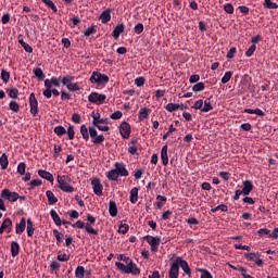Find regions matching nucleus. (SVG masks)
<instances>
[{
    "instance_id": "nucleus-1",
    "label": "nucleus",
    "mask_w": 278,
    "mask_h": 278,
    "mask_svg": "<svg viewBox=\"0 0 278 278\" xmlns=\"http://www.w3.org/2000/svg\"><path fill=\"white\" fill-rule=\"evenodd\" d=\"M122 262H125V264L121 262H116L115 266L118 268V270H122V273H126V275H140V268H138V265L129 258V256H124V260Z\"/></svg>"
},
{
    "instance_id": "nucleus-2",
    "label": "nucleus",
    "mask_w": 278,
    "mask_h": 278,
    "mask_svg": "<svg viewBox=\"0 0 278 278\" xmlns=\"http://www.w3.org/2000/svg\"><path fill=\"white\" fill-rule=\"evenodd\" d=\"M71 181L72 179L68 175L58 176L59 188L62 192H75V188L71 186Z\"/></svg>"
},
{
    "instance_id": "nucleus-3",
    "label": "nucleus",
    "mask_w": 278,
    "mask_h": 278,
    "mask_svg": "<svg viewBox=\"0 0 278 278\" xmlns=\"http://www.w3.org/2000/svg\"><path fill=\"white\" fill-rule=\"evenodd\" d=\"M105 99H108V96L99 92H91L88 96L89 103H96V105H101L104 103Z\"/></svg>"
},
{
    "instance_id": "nucleus-4",
    "label": "nucleus",
    "mask_w": 278,
    "mask_h": 278,
    "mask_svg": "<svg viewBox=\"0 0 278 278\" xmlns=\"http://www.w3.org/2000/svg\"><path fill=\"white\" fill-rule=\"evenodd\" d=\"M90 81L91 84H108V81H110V77L105 74L93 72L90 77Z\"/></svg>"
},
{
    "instance_id": "nucleus-5",
    "label": "nucleus",
    "mask_w": 278,
    "mask_h": 278,
    "mask_svg": "<svg viewBox=\"0 0 278 278\" xmlns=\"http://www.w3.org/2000/svg\"><path fill=\"white\" fill-rule=\"evenodd\" d=\"M144 239L147 240L148 244L151 247L152 253H157V249H160V242H162V239L160 237H153V236H146Z\"/></svg>"
},
{
    "instance_id": "nucleus-6",
    "label": "nucleus",
    "mask_w": 278,
    "mask_h": 278,
    "mask_svg": "<svg viewBox=\"0 0 278 278\" xmlns=\"http://www.w3.org/2000/svg\"><path fill=\"white\" fill-rule=\"evenodd\" d=\"M89 136H90L91 142H93V144H101L105 140V137L103 135H98L97 128H94L92 126L89 127Z\"/></svg>"
},
{
    "instance_id": "nucleus-7",
    "label": "nucleus",
    "mask_w": 278,
    "mask_h": 278,
    "mask_svg": "<svg viewBox=\"0 0 278 278\" xmlns=\"http://www.w3.org/2000/svg\"><path fill=\"white\" fill-rule=\"evenodd\" d=\"M2 199H7V201H11V203H14L21 199V195H18L17 192H12L10 189H4L1 192Z\"/></svg>"
},
{
    "instance_id": "nucleus-8",
    "label": "nucleus",
    "mask_w": 278,
    "mask_h": 278,
    "mask_svg": "<svg viewBox=\"0 0 278 278\" xmlns=\"http://www.w3.org/2000/svg\"><path fill=\"white\" fill-rule=\"evenodd\" d=\"M119 132L122 138L129 140V136H131V126L127 122H123L119 126Z\"/></svg>"
},
{
    "instance_id": "nucleus-9",
    "label": "nucleus",
    "mask_w": 278,
    "mask_h": 278,
    "mask_svg": "<svg viewBox=\"0 0 278 278\" xmlns=\"http://www.w3.org/2000/svg\"><path fill=\"white\" fill-rule=\"evenodd\" d=\"M91 186L93 187V192L97 197H103V185H101V179L94 178L91 181Z\"/></svg>"
},
{
    "instance_id": "nucleus-10",
    "label": "nucleus",
    "mask_w": 278,
    "mask_h": 278,
    "mask_svg": "<svg viewBox=\"0 0 278 278\" xmlns=\"http://www.w3.org/2000/svg\"><path fill=\"white\" fill-rule=\"evenodd\" d=\"M174 264H176V266H180V268L184 270V273H186V275H191V270H190V266L188 265V262L185 261L181 257H177L174 262Z\"/></svg>"
},
{
    "instance_id": "nucleus-11",
    "label": "nucleus",
    "mask_w": 278,
    "mask_h": 278,
    "mask_svg": "<svg viewBox=\"0 0 278 278\" xmlns=\"http://www.w3.org/2000/svg\"><path fill=\"white\" fill-rule=\"evenodd\" d=\"M29 105H30V114L36 116L38 114V100L36 99V94L30 93L29 96Z\"/></svg>"
},
{
    "instance_id": "nucleus-12",
    "label": "nucleus",
    "mask_w": 278,
    "mask_h": 278,
    "mask_svg": "<svg viewBox=\"0 0 278 278\" xmlns=\"http://www.w3.org/2000/svg\"><path fill=\"white\" fill-rule=\"evenodd\" d=\"M115 170L119 177H129V170H127L124 163H115Z\"/></svg>"
},
{
    "instance_id": "nucleus-13",
    "label": "nucleus",
    "mask_w": 278,
    "mask_h": 278,
    "mask_svg": "<svg viewBox=\"0 0 278 278\" xmlns=\"http://www.w3.org/2000/svg\"><path fill=\"white\" fill-rule=\"evenodd\" d=\"M3 231H7V233H10L12 231V219L5 218L0 227V235L3 233Z\"/></svg>"
},
{
    "instance_id": "nucleus-14",
    "label": "nucleus",
    "mask_w": 278,
    "mask_h": 278,
    "mask_svg": "<svg viewBox=\"0 0 278 278\" xmlns=\"http://www.w3.org/2000/svg\"><path fill=\"white\" fill-rule=\"evenodd\" d=\"M161 160L163 166H168V146H163L161 150Z\"/></svg>"
},
{
    "instance_id": "nucleus-15",
    "label": "nucleus",
    "mask_w": 278,
    "mask_h": 278,
    "mask_svg": "<svg viewBox=\"0 0 278 278\" xmlns=\"http://www.w3.org/2000/svg\"><path fill=\"white\" fill-rule=\"evenodd\" d=\"M26 227H27V222L25 220V217H22L21 222L15 225V232L17 235H21L23 233V231H25Z\"/></svg>"
},
{
    "instance_id": "nucleus-16",
    "label": "nucleus",
    "mask_w": 278,
    "mask_h": 278,
    "mask_svg": "<svg viewBox=\"0 0 278 278\" xmlns=\"http://www.w3.org/2000/svg\"><path fill=\"white\" fill-rule=\"evenodd\" d=\"M38 175L42 179H46L47 181H50V184H53V181H54L53 174H51V173H49L47 170L39 169L38 170Z\"/></svg>"
},
{
    "instance_id": "nucleus-17",
    "label": "nucleus",
    "mask_w": 278,
    "mask_h": 278,
    "mask_svg": "<svg viewBox=\"0 0 278 278\" xmlns=\"http://www.w3.org/2000/svg\"><path fill=\"white\" fill-rule=\"evenodd\" d=\"M241 191H243V194L245 197L251 194V192L253 191V182L251 180H245L243 182V189Z\"/></svg>"
},
{
    "instance_id": "nucleus-18",
    "label": "nucleus",
    "mask_w": 278,
    "mask_h": 278,
    "mask_svg": "<svg viewBox=\"0 0 278 278\" xmlns=\"http://www.w3.org/2000/svg\"><path fill=\"white\" fill-rule=\"evenodd\" d=\"M151 114V110L147 108H142L139 110L138 118L139 121H147L149 118V115Z\"/></svg>"
},
{
    "instance_id": "nucleus-19",
    "label": "nucleus",
    "mask_w": 278,
    "mask_h": 278,
    "mask_svg": "<svg viewBox=\"0 0 278 278\" xmlns=\"http://www.w3.org/2000/svg\"><path fill=\"white\" fill-rule=\"evenodd\" d=\"M169 278H179V266L177 264L173 263L169 269Z\"/></svg>"
},
{
    "instance_id": "nucleus-20",
    "label": "nucleus",
    "mask_w": 278,
    "mask_h": 278,
    "mask_svg": "<svg viewBox=\"0 0 278 278\" xmlns=\"http://www.w3.org/2000/svg\"><path fill=\"white\" fill-rule=\"evenodd\" d=\"M109 214L110 216H112L113 218L115 216H117L118 214V207L116 206V202L114 201H111L110 204H109Z\"/></svg>"
},
{
    "instance_id": "nucleus-21",
    "label": "nucleus",
    "mask_w": 278,
    "mask_h": 278,
    "mask_svg": "<svg viewBox=\"0 0 278 278\" xmlns=\"http://www.w3.org/2000/svg\"><path fill=\"white\" fill-rule=\"evenodd\" d=\"M110 10H105L104 12L101 13L100 20L103 24L110 23L112 21V14L110 13Z\"/></svg>"
},
{
    "instance_id": "nucleus-22",
    "label": "nucleus",
    "mask_w": 278,
    "mask_h": 278,
    "mask_svg": "<svg viewBox=\"0 0 278 278\" xmlns=\"http://www.w3.org/2000/svg\"><path fill=\"white\" fill-rule=\"evenodd\" d=\"M20 251H21V245L18 244V242L13 241L11 243V255H12V257H16V255H18Z\"/></svg>"
},
{
    "instance_id": "nucleus-23",
    "label": "nucleus",
    "mask_w": 278,
    "mask_h": 278,
    "mask_svg": "<svg viewBox=\"0 0 278 278\" xmlns=\"http://www.w3.org/2000/svg\"><path fill=\"white\" fill-rule=\"evenodd\" d=\"M123 31H125V25L124 24L117 25L113 30V38L118 39L121 37V34H123Z\"/></svg>"
},
{
    "instance_id": "nucleus-24",
    "label": "nucleus",
    "mask_w": 278,
    "mask_h": 278,
    "mask_svg": "<svg viewBox=\"0 0 278 278\" xmlns=\"http://www.w3.org/2000/svg\"><path fill=\"white\" fill-rule=\"evenodd\" d=\"M50 216L58 227L62 226V219L60 218V215H58V212H55V210H51Z\"/></svg>"
},
{
    "instance_id": "nucleus-25",
    "label": "nucleus",
    "mask_w": 278,
    "mask_h": 278,
    "mask_svg": "<svg viewBox=\"0 0 278 278\" xmlns=\"http://www.w3.org/2000/svg\"><path fill=\"white\" fill-rule=\"evenodd\" d=\"M61 81L63 86H66V88H68V86H71L73 81H75V76L66 75L64 77H61Z\"/></svg>"
},
{
    "instance_id": "nucleus-26",
    "label": "nucleus",
    "mask_w": 278,
    "mask_h": 278,
    "mask_svg": "<svg viewBox=\"0 0 278 278\" xmlns=\"http://www.w3.org/2000/svg\"><path fill=\"white\" fill-rule=\"evenodd\" d=\"M138 187H134L130 190V203L136 204L138 203Z\"/></svg>"
},
{
    "instance_id": "nucleus-27",
    "label": "nucleus",
    "mask_w": 278,
    "mask_h": 278,
    "mask_svg": "<svg viewBox=\"0 0 278 278\" xmlns=\"http://www.w3.org/2000/svg\"><path fill=\"white\" fill-rule=\"evenodd\" d=\"M46 197L50 205H55V203H58V198L52 193L51 190L46 192Z\"/></svg>"
},
{
    "instance_id": "nucleus-28",
    "label": "nucleus",
    "mask_w": 278,
    "mask_h": 278,
    "mask_svg": "<svg viewBox=\"0 0 278 278\" xmlns=\"http://www.w3.org/2000/svg\"><path fill=\"white\" fill-rule=\"evenodd\" d=\"M45 87L46 90H43V97H46V99H51L52 90L49 80H45Z\"/></svg>"
},
{
    "instance_id": "nucleus-29",
    "label": "nucleus",
    "mask_w": 278,
    "mask_h": 278,
    "mask_svg": "<svg viewBox=\"0 0 278 278\" xmlns=\"http://www.w3.org/2000/svg\"><path fill=\"white\" fill-rule=\"evenodd\" d=\"M26 231H27L28 238H31V236H34L35 229H34V222H31V218L27 219Z\"/></svg>"
},
{
    "instance_id": "nucleus-30",
    "label": "nucleus",
    "mask_w": 278,
    "mask_h": 278,
    "mask_svg": "<svg viewBox=\"0 0 278 278\" xmlns=\"http://www.w3.org/2000/svg\"><path fill=\"white\" fill-rule=\"evenodd\" d=\"M80 134L83 136V140H90V131H88V127H86V125L80 126Z\"/></svg>"
},
{
    "instance_id": "nucleus-31",
    "label": "nucleus",
    "mask_w": 278,
    "mask_h": 278,
    "mask_svg": "<svg viewBox=\"0 0 278 278\" xmlns=\"http://www.w3.org/2000/svg\"><path fill=\"white\" fill-rule=\"evenodd\" d=\"M136 144H138V140H131L129 143L128 152L131 155H136V153H138V147H136Z\"/></svg>"
},
{
    "instance_id": "nucleus-32",
    "label": "nucleus",
    "mask_w": 278,
    "mask_h": 278,
    "mask_svg": "<svg viewBox=\"0 0 278 278\" xmlns=\"http://www.w3.org/2000/svg\"><path fill=\"white\" fill-rule=\"evenodd\" d=\"M10 162L8 161V154L3 153L0 157V166L2 170H5L8 168Z\"/></svg>"
},
{
    "instance_id": "nucleus-33",
    "label": "nucleus",
    "mask_w": 278,
    "mask_h": 278,
    "mask_svg": "<svg viewBox=\"0 0 278 278\" xmlns=\"http://www.w3.org/2000/svg\"><path fill=\"white\" fill-rule=\"evenodd\" d=\"M46 81H49L50 88H53V86L60 88V81H62V77H52L51 79H46Z\"/></svg>"
},
{
    "instance_id": "nucleus-34",
    "label": "nucleus",
    "mask_w": 278,
    "mask_h": 278,
    "mask_svg": "<svg viewBox=\"0 0 278 278\" xmlns=\"http://www.w3.org/2000/svg\"><path fill=\"white\" fill-rule=\"evenodd\" d=\"M179 108H181L180 104H177V103H168V104H166L165 110H166L167 112H177V110H179Z\"/></svg>"
},
{
    "instance_id": "nucleus-35",
    "label": "nucleus",
    "mask_w": 278,
    "mask_h": 278,
    "mask_svg": "<svg viewBox=\"0 0 278 278\" xmlns=\"http://www.w3.org/2000/svg\"><path fill=\"white\" fill-rule=\"evenodd\" d=\"M86 275V268L84 266H78L75 270V277L76 278H84Z\"/></svg>"
},
{
    "instance_id": "nucleus-36",
    "label": "nucleus",
    "mask_w": 278,
    "mask_h": 278,
    "mask_svg": "<svg viewBox=\"0 0 278 278\" xmlns=\"http://www.w3.org/2000/svg\"><path fill=\"white\" fill-rule=\"evenodd\" d=\"M118 177H121L115 169H112L108 173V179H110V181H118Z\"/></svg>"
},
{
    "instance_id": "nucleus-37",
    "label": "nucleus",
    "mask_w": 278,
    "mask_h": 278,
    "mask_svg": "<svg viewBox=\"0 0 278 278\" xmlns=\"http://www.w3.org/2000/svg\"><path fill=\"white\" fill-rule=\"evenodd\" d=\"M264 8H267V10H277L278 5L277 3L270 1V0H264Z\"/></svg>"
},
{
    "instance_id": "nucleus-38",
    "label": "nucleus",
    "mask_w": 278,
    "mask_h": 278,
    "mask_svg": "<svg viewBox=\"0 0 278 278\" xmlns=\"http://www.w3.org/2000/svg\"><path fill=\"white\" fill-rule=\"evenodd\" d=\"M212 110H214L212 102H210V99H206L204 101V106L201 109V112H212Z\"/></svg>"
},
{
    "instance_id": "nucleus-39",
    "label": "nucleus",
    "mask_w": 278,
    "mask_h": 278,
    "mask_svg": "<svg viewBox=\"0 0 278 278\" xmlns=\"http://www.w3.org/2000/svg\"><path fill=\"white\" fill-rule=\"evenodd\" d=\"M244 257L249 260V262H255L257 257H262L260 253H245Z\"/></svg>"
},
{
    "instance_id": "nucleus-40",
    "label": "nucleus",
    "mask_w": 278,
    "mask_h": 278,
    "mask_svg": "<svg viewBox=\"0 0 278 278\" xmlns=\"http://www.w3.org/2000/svg\"><path fill=\"white\" fill-rule=\"evenodd\" d=\"M9 108L12 112H15L16 114L17 112H21V105L16 101H11Z\"/></svg>"
},
{
    "instance_id": "nucleus-41",
    "label": "nucleus",
    "mask_w": 278,
    "mask_h": 278,
    "mask_svg": "<svg viewBox=\"0 0 278 278\" xmlns=\"http://www.w3.org/2000/svg\"><path fill=\"white\" fill-rule=\"evenodd\" d=\"M97 34V26H90L85 30V36L88 38L90 36H94Z\"/></svg>"
},
{
    "instance_id": "nucleus-42",
    "label": "nucleus",
    "mask_w": 278,
    "mask_h": 278,
    "mask_svg": "<svg viewBox=\"0 0 278 278\" xmlns=\"http://www.w3.org/2000/svg\"><path fill=\"white\" fill-rule=\"evenodd\" d=\"M127 231H129V225L121 223L118 227V233H123V236H125Z\"/></svg>"
},
{
    "instance_id": "nucleus-43",
    "label": "nucleus",
    "mask_w": 278,
    "mask_h": 278,
    "mask_svg": "<svg viewBox=\"0 0 278 278\" xmlns=\"http://www.w3.org/2000/svg\"><path fill=\"white\" fill-rule=\"evenodd\" d=\"M193 92H202V90H205V84L204 83H198L192 87Z\"/></svg>"
},
{
    "instance_id": "nucleus-44",
    "label": "nucleus",
    "mask_w": 278,
    "mask_h": 278,
    "mask_svg": "<svg viewBox=\"0 0 278 278\" xmlns=\"http://www.w3.org/2000/svg\"><path fill=\"white\" fill-rule=\"evenodd\" d=\"M85 231H87V233H91L92 236H97L99 233V231L92 228V226H90L88 223L85 225Z\"/></svg>"
},
{
    "instance_id": "nucleus-45",
    "label": "nucleus",
    "mask_w": 278,
    "mask_h": 278,
    "mask_svg": "<svg viewBox=\"0 0 278 278\" xmlns=\"http://www.w3.org/2000/svg\"><path fill=\"white\" fill-rule=\"evenodd\" d=\"M1 79H2L3 84H8V81H10V72L2 70L1 71Z\"/></svg>"
},
{
    "instance_id": "nucleus-46",
    "label": "nucleus",
    "mask_w": 278,
    "mask_h": 278,
    "mask_svg": "<svg viewBox=\"0 0 278 278\" xmlns=\"http://www.w3.org/2000/svg\"><path fill=\"white\" fill-rule=\"evenodd\" d=\"M34 75L38 77V79H45V72H42L40 67L34 70Z\"/></svg>"
},
{
    "instance_id": "nucleus-47",
    "label": "nucleus",
    "mask_w": 278,
    "mask_h": 278,
    "mask_svg": "<svg viewBox=\"0 0 278 278\" xmlns=\"http://www.w3.org/2000/svg\"><path fill=\"white\" fill-rule=\"evenodd\" d=\"M67 90H70L71 92H79V90H81V88L79 87V85H77V83H72L67 87Z\"/></svg>"
},
{
    "instance_id": "nucleus-48",
    "label": "nucleus",
    "mask_w": 278,
    "mask_h": 278,
    "mask_svg": "<svg viewBox=\"0 0 278 278\" xmlns=\"http://www.w3.org/2000/svg\"><path fill=\"white\" fill-rule=\"evenodd\" d=\"M54 134H56V136H64L66 134V128L63 126H56L54 128Z\"/></svg>"
},
{
    "instance_id": "nucleus-49",
    "label": "nucleus",
    "mask_w": 278,
    "mask_h": 278,
    "mask_svg": "<svg viewBox=\"0 0 278 278\" xmlns=\"http://www.w3.org/2000/svg\"><path fill=\"white\" fill-rule=\"evenodd\" d=\"M27 168V165L25 164V162H22L17 165V173L18 175H25V170Z\"/></svg>"
},
{
    "instance_id": "nucleus-50",
    "label": "nucleus",
    "mask_w": 278,
    "mask_h": 278,
    "mask_svg": "<svg viewBox=\"0 0 278 278\" xmlns=\"http://www.w3.org/2000/svg\"><path fill=\"white\" fill-rule=\"evenodd\" d=\"M42 3L48 5V8H51L53 12H58V7H55V3H53L51 0H41Z\"/></svg>"
},
{
    "instance_id": "nucleus-51",
    "label": "nucleus",
    "mask_w": 278,
    "mask_h": 278,
    "mask_svg": "<svg viewBox=\"0 0 278 278\" xmlns=\"http://www.w3.org/2000/svg\"><path fill=\"white\" fill-rule=\"evenodd\" d=\"M199 273H201V278H214L212 274L207 269H199Z\"/></svg>"
},
{
    "instance_id": "nucleus-52",
    "label": "nucleus",
    "mask_w": 278,
    "mask_h": 278,
    "mask_svg": "<svg viewBox=\"0 0 278 278\" xmlns=\"http://www.w3.org/2000/svg\"><path fill=\"white\" fill-rule=\"evenodd\" d=\"M10 99H18V89L11 88L9 91Z\"/></svg>"
},
{
    "instance_id": "nucleus-53",
    "label": "nucleus",
    "mask_w": 278,
    "mask_h": 278,
    "mask_svg": "<svg viewBox=\"0 0 278 278\" xmlns=\"http://www.w3.org/2000/svg\"><path fill=\"white\" fill-rule=\"evenodd\" d=\"M135 34L140 35L144 31V25L142 23H139L134 28Z\"/></svg>"
},
{
    "instance_id": "nucleus-54",
    "label": "nucleus",
    "mask_w": 278,
    "mask_h": 278,
    "mask_svg": "<svg viewBox=\"0 0 278 278\" xmlns=\"http://www.w3.org/2000/svg\"><path fill=\"white\" fill-rule=\"evenodd\" d=\"M257 49V46L252 45L247 51H245V55L247 58H251L253 55V53H255Z\"/></svg>"
},
{
    "instance_id": "nucleus-55",
    "label": "nucleus",
    "mask_w": 278,
    "mask_h": 278,
    "mask_svg": "<svg viewBox=\"0 0 278 278\" xmlns=\"http://www.w3.org/2000/svg\"><path fill=\"white\" fill-rule=\"evenodd\" d=\"M233 4L231 3H227L224 5V12H226V14H233Z\"/></svg>"
},
{
    "instance_id": "nucleus-56",
    "label": "nucleus",
    "mask_w": 278,
    "mask_h": 278,
    "mask_svg": "<svg viewBox=\"0 0 278 278\" xmlns=\"http://www.w3.org/2000/svg\"><path fill=\"white\" fill-rule=\"evenodd\" d=\"M91 116L93 118V125H99V121L101 118V114L99 112H92Z\"/></svg>"
},
{
    "instance_id": "nucleus-57",
    "label": "nucleus",
    "mask_w": 278,
    "mask_h": 278,
    "mask_svg": "<svg viewBox=\"0 0 278 278\" xmlns=\"http://www.w3.org/2000/svg\"><path fill=\"white\" fill-rule=\"evenodd\" d=\"M231 72H226L225 75L222 78V84H228V81L231 80Z\"/></svg>"
},
{
    "instance_id": "nucleus-58",
    "label": "nucleus",
    "mask_w": 278,
    "mask_h": 278,
    "mask_svg": "<svg viewBox=\"0 0 278 278\" xmlns=\"http://www.w3.org/2000/svg\"><path fill=\"white\" fill-rule=\"evenodd\" d=\"M147 80L144 79V77H138L135 79V84L138 88H142V86H144V83Z\"/></svg>"
},
{
    "instance_id": "nucleus-59",
    "label": "nucleus",
    "mask_w": 278,
    "mask_h": 278,
    "mask_svg": "<svg viewBox=\"0 0 278 278\" xmlns=\"http://www.w3.org/2000/svg\"><path fill=\"white\" fill-rule=\"evenodd\" d=\"M67 136L70 140H75V128L73 126L67 128Z\"/></svg>"
},
{
    "instance_id": "nucleus-60",
    "label": "nucleus",
    "mask_w": 278,
    "mask_h": 278,
    "mask_svg": "<svg viewBox=\"0 0 278 278\" xmlns=\"http://www.w3.org/2000/svg\"><path fill=\"white\" fill-rule=\"evenodd\" d=\"M56 260H59V262H68V260H71V255H68V254H59L56 256Z\"/></svg>"
},
{
    "instance_id": "nucleus-61",
    "label": "nucleus",
    "mask_w": 278,
    "mask_h": 278,
    "mask_svg": "<svg viewBox=\"0 0 278 278\" xmlns=\"http://www.w3.org/2000/svg\"><path fill=\"white\" fill-rule=\"evenodd\" d=\"M111 118L113 121H119V118H123V112L116 111L113 114H111Z\"/></svg>"
},
{
    "instance_id": "nucleus-62",
    "label": "nucleus",
    "mask_w": 278,
    "mask_h": 278,
    "mask_svg": "<svg viewBox=\"0 0 278 278\" xmlns=\"http://www.w3.org/2000/svg\"><path fill=\"white\" fill-rule=\"evenodd\" d=\"M53 235L56 238L58 243H62V239L64 238V235L58 230H53Z\"/></svg>"
},
{
    "instance_id": "nucleus-63",
    "label": "nucleus",
    "mask_w": 278,
    "mask_h": 278,
    "mask_svg": "<svg viewBox=\"0 0 278 278\" xmlns=\"http://www.w3.org/2000/svg\"><path fill=\"white\" fill-rule=\"evenodd\" d=\"M72 121L73 123H76V125H79V123H81V115H79L78 113H74L72 115Z\"/></svg>"
},
{
    "instance_id": "nucleus-64",
    "label": "nucleus",
    "mask_w": 278,
    "mask_h": 278,
    "mask_svg": "<svg viewBox=\"0 0 278 278\" xmlns=\"http://www.w3.org/2000/svg\"><path fill=\"white\" fill-rule=\"evenodd\" d=\"M193 110H203V100H198L193 104Z\"/></svg>"
}]
</instances>
